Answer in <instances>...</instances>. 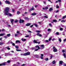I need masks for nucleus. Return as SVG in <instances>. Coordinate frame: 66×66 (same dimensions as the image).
Masks as SVG:
<instances>
[{
  "mask_svg": "<svg viewBox=\"0 0 66 66\" xmlns=\"http://www.w3.org/2000/svg\"><path fill=\"white\" fill-rule=\"evenodd\" d=\"M9 8L6 7V8L4 11V15L5 16L8 15L10 16H12V15L11 13H9Z\"/></svg>",
  "mask_w": 66,
  "mask_h": 66,
  "instance_id": "1",
  "label": "nucleus"
},
{
  "mask_svg": "<svg viewBox=\"0 0 66 66\" xmlns=\"http://www.w3.org/2000/svg\"><path fill=\"white\" fill-rule=\"evenodd\" d=\"M35 48H36V49L35 50V51H37L39 49H40V47H39V46L38 45H37L35 46ZM37 48H38V49H36Z\"/></svg>",
  "mask_w": 66,
  "mask_h": 66,
  "instance_id": "2",
  "label": "nucleus"
},
{
  "mask_svg": "<svg viewBox=\"0 0 66 66\" xmlns=\"http://www.w3.org/2000/svg\"><path fill=\"white\" fill-rule=\"evenodd\" d=\"M53 52H57V49H56V48H55V47L53 46Z\"/></svg>",
  "mask_w": 66,
  "mask_h": 66,
  "instance_id": "3",
  "label": "nucleus"
},
{
  "mask_svg": "<svg viewBox=\"0 0 66 66\" xmlns=\"http://www.w3.org/2000/svg\"><path fill=\"white\" fill-rule=\"evenodd\" d=\"M6 63H7V62H6L3 63H2L0 64V66H2V65H3V66H5Z\"/></svg>",
  "mask_w": 66,
  "mask_h": 66,
  "instance_id": "4",
  "label": "nucleus"
},
{
  "mask_svg": "<svg viewBox=\"0 0 66 66\" xmlns=\"http://www.w3.org/2000/svg\"><path fill=\"white\" fill-rule=\"evenodd\" d=\"M24 21L23 20H22L21 19H20L19 20V23H23V22H24Z\"/></svg>",
  "mask_w": 66,
  "mask_h": 66,
  "instance_id": "5",
  "label": "nucleus"
},
{
  "mask_svg": "<svg viewBox=\"0 0 66 66\" xmlns=\"http://www.w3.org/2000/svg\"><path fill=\"white\" fill-rule=\"evenodd\" d=\"M63 63V61H60L59 63V65L61 66V65H62V64Z\"/></svg>",
  "mask_w": 66,
  "mask_h": 66,
  "instance_id": "6",
  "label": "nucleus"
},
{
  "mask_svg": "<svg viewBox=\"0 0 66 66\" xmlns=\"http://www.w3.org/2000/svg\"><path fill=\"white\" fill-rule=\"evenodd\" d=\"M33 42L34 43H36V44H37L38 43V44H40V42H38L35 40H34Z\"/></svg>",
  "mask_w": 66,
  "mask_h": 66,
  "instance_id": "7",
  "label": "nucleus"
},
{
  "mask_svg": "<svg viewBox=\"0 0 66 66\" xmlns=\"http://www.w3.org/2000/svg\"><path fill=\"white\" fill-rule=\"evenodd\" d=\"M5 35V34L4 33H3L2 34H0V36H4Z\"/></svg>",
  "mask_w": 66,
  "mask_h": 66,
  "instance_id": "8",
  "label": "nucleus"
},
{
  "mask_svg": "<svg viewBox=\"0 0 66 66\" xmlns=\"http://www.w3.org/2000/svg\"><path fill=\"white\" fill-rule=\"evenodd\" d=\"M34 56L35 57H36V58H38L39 57V56H38V55L37 54L34 55Z\"/></svg>",
  "mask_w": 66,
  "mask_h": 66,
  "instance_id": "9",
  "label": "nucleus"
},
{
  "mask_svg": "<svg viewBox=\"0 0 66 66\" xmlns=\"http://www.w3.org/2000/svg\"><path fill=\"white\" fill-rule=\"evenodd\" d=\"M5 2L6 4H10V2H9V1H5Z\"/></svg>",
  "mask_w": 66,
  "mask_h": 66,
  "instance_id": "10",
  "label": "nucleus"
},
{
  "mask_svg": "<svg viewBox=\"0 0 66 66\" xmlns=\"http://www.w3.org/2000/svg\"><path fill=\"white\" fill-rule=\"evenodd\" d=\"M10 21L12 23V24H13V22L14 21V19H11Z\"/></svg>",
  "mask_w": 66,
  "mask_h": 66,
  "instance_id": "11",
  "label": "nucleus"
},
{
  "mask_svg": "<svg viewBox=\"0 0 66 66\" xmlns=\"http://www.w3.org/2000/svg\"><path fill=\"white\" fill-rule=\"evenodd\" d=\"M30 25H31V23H27L26 24V26H30Z\"/></svg>",
  "mask_w": 66,
  "mask_h": 66,
  "instance_id": "12",
  "label": "nucleus"
},
{
  "mask_svg": "<svg viewBox=\"0 0 66 66\" xmlns=\"http://www.w3.org/2000/svg\"><path fill=\"white\" fill-rule=\"evenodd\" d=\"M37 36H40V37H41L42 36V35L40 34L39 33H37Z\"/></svg>",
  "mask_w": 66,
  "mask_h": 66,
  "instance_id": "13",
  "label": "nucleus"
},
{
  "mask_svg": "<svg viewBox=\"0 0 66 66\" xmlns=\"http://www.w3.org/2000/svg\"><path fill=\"white\" fill-rule=\"evenodd\" d=\"M37 14L36 13H32L31 14V15H32V16H35V15H36Z\"/></svg>",
  "mask_w": 66,
  "mask_h": 66,
  "instance_id": "14",
  "label": "nucleus"
},
{
  "mask_svg": "<svg viewBox=\"0 0 66 66\" xmlns=\"http://www.w3.org/2000/svg\"><path fill=\"white\" fill-rule=\"evenodd\" d=\"M34 10V9L33 8H31L29 10V12H31V11H33V10Z\"/></svg>",
  "mask_w": 66,
  "mask_h": 66,
  "instance_id": "15",
  "label": "nucleus"
},
{
  "mask_svg": "<svg viewBox=\"0 0 66 66\" xmlns=\"http://www.w3.org/2000/svg\"><path fill=\"white\" fill-rule=\"evenodd\" d=\"M21 40H22V41H23V42H25V41L26 40V39H23V38H22L21 39Z\"/></svg>",
  "mask_w": 66,
  "mask_h": 66,
  "instance_id": "16",
  "label": "nucleus"
},
{
  "mask_svg": "<svg viewBox=\"0 0 66 66\" xmlns=\"http://www.w3.org/2000/svg\"><path fill=\"white\" fill-rule=\"evenodd\" d=\"M15 43H20V42L19 41V40H16L15 42Z\"/></svg>",
  "mask_w": 66,
  "mask_h": 66,
  "instance_id": "17",
  "label": "nucleus"
},
{
  "mask_svg": "<svg viewBox=\"0 0 66 66\" xmlns=\"http://www.w3.org/2000/svg\"><path fill=\"white\" fill-rule=\"evenodd\" d=\"M52 10H53V9H52V8H50L49 9V12H50L51 11H52Z\"/></svg>",
  "mask_w": 66,
  "mask_h": 66,
  "instance_id": "18",
  "label": "nucleus"
},
{
  "mask_svg": "<svg viewBox=\"0 0 66 66\" xmlns=\"http://www.w3.org/2000/svg\"><path fill=\"white\" fill-rule=\"evenodd\" d=\"M4 43L3 42H0V45H3Z\"/></svg>",
  "mask_w": 66,
  "mask_h": 66,
  "instance_id": "19",
  "label": "nucleus"
},
{
  "mask_svg": "<svg viewBox=\"0 0 66 66\" xmlns=\"http://www.w3.org/2000/svg\"><path fill=\"white\" fill-rule=\"evenodd\" d=\"M34 26L36 27H38V25L36 24H34Z\"/></svg>",
  "mask_w": 66,
  "mask_h": 66,
  "instance_id": "20",
  "label": "nucleus"
},
{
  "mask_svg": "<svg viewBox=\"0 0 66 66\" xmlns=\"http://www.w3.org/2000/svg\"><path fill=\"white\" fill-rule=\"evenodd\" d=\"M58 40L59 41L60 43H61V42H62V40H61V38H59L58 39Z\"/></svg>",
  "mask_w": 66,
  "mask_h": 66,
  "instance_id": "21",
  "label": "nucleus"
},
{
  "mask_svg": "<svg viewBox=\"0 0 66 66\" xmlns=\"http://www.w3.org/2000/svg\"><path fill=\"white\" fill-rule=\"evenodd\" d=\"M63 55L64 57V58H66V55L65 53H63Z\"/></svg>",
  "mask_w": 66,
  "mask_h": 66,
  "instance_id": "22",
  "label": "nucleus"
},
{
  "mask_svg": "<svg viewBox=\"0 0 66 66\" xmlns=\"http://www.w3.org/2000/svg\"><path fill=\"white\" fill-rule=\"evenodd\" d=\"M26 53V55H29V54H30V52H27Z\"/></svg>",
  "mask_w": 66,
  "mask_h": 66,
  "instance_id": "23",
  "label": "nucleus"
},
{
  "mask_svg": "<svg viewBox=\"0 0 66 66\" xmlns=\"http://www.w3.org/2000/svg\"><path fill=\"white\" fill-rule=\"evenodd\" d=\"M15 47L16 48V49H19V47L18 46L15 45Z\"/></svg>",
  "mask_w": 66,
  "mask_h": 66,
  "instance_id": "24",
  "label": "nucleus"
},
{
  "mask_svg": "<svg viewBox=\"0 0 66 66\" xmlns=\"http://www.w3.org/2000/svg\"><path fill=\"white\" fill-rule=\"evenodd\" d=\"M66 17V15L64 16L62 18V19H64V18H65Z\"/></svg>",
  "mask_w": 66,
  "mask_h": 66,
  "instance_id": "25",
  "label": "nucleus"
},
{
  "mask_svg": "<svg viewBox=\"0 0 66 66\" xmlns=\"http://www.w3.org/2000/svg\"><path fill=\"white\" fill-rule=\"evenodd\" d=\"M27 31L29 33H32V32H31V31H30V30H27Z\"/></svg>",
  "mask_w": 66,
  "mask_h": 66,
  "instance_id": "26",
  "label": "nucleus"
},
{
  "mask_svg": "<svg viewBox=\"0 0 66 66\" xmlns=\"http://www.w3.org/2000/svg\"><path fill=\"white\" fill-rule=\"evenodd\" d=\"M7 36L8 37H10L11 36V35L10 34H8L7 35Z\"/></svg>",
  "mask_w": 66,
  "mask_h": 66,
  "instance_id": "27",
  "label": "nucleus"
},
{
  "mask_svg": "<svg viewBox=\"0 0 66 66\" xmlns=\"http://www.w3.org/2000/svg\"><path fill=\"white\" fill-rule=\"evenodd\" d=\"M16 50L17 51H21V50L18 49H16Z\"/></svg>",
  "mask_w": 66,
  "mask_h": 66,
  "instance_id": "28",
  "label": "nucleus"
},
{
  "mask_svg": "<svg viewBox=\"0 0 66 66\" xmlns=\"http://www.w3.org/2000/svg\"><path fill=\"white\" fill-rule=\"evenodd\" d=\"M52 63L53 64H55V61H54V60L52 62Z\"/></svg>",
  "mask_w": 66,
  "mask_h": 66,
  "instance_id": "29",
  "label": "nucleus"
},
{
  "mask_svg": "<svg viewBox=\"0 0 66 66\" xmlns=\"http://www.w3.org/2000/svg\"><path fill=\"white\" fill-rule=\"evenodd\" d=\"M50 59H52V58L53 57V55H51L50 56Z\"/></svg>",
  "mask_w": 66,
  "mask_h": 66,
  "instance_id": "30",
  "label": "nucleus"
},
{
  "mask_svg": "<svg viewBox=\"0 0 66 66\" xmlns=\"http://www.w3.org/2000/svg\"><path fill=\"white\" fill-rule=\"evenodd\" d=\"M40 31L39 30H36V32H37V33H40Z\"/></svg>",
  "mask_w": 66,
  "mask_h": 66,
  "instance_id": "31",
  "label": "nucleus"
},
{
  "mask_svg": "<svg viewBox=\"0 0 66 66\" xmlns=\"http://www.w3.org/2000/svg\"><path fill=\"white\" fill-rule=\"evenodd\" d=\"M49 26H50V27H52V25L50 23L49 24Z\"/></svg>",
  "mask_w": 66,
  "mask_h": 66,
  "instance_id": "32",
  "label": "nucleus"
},
{
  "mask_svg": "<svg viewBox=\"0 0 66 66\" xmlns=\"http://www.w3.org/2000/svg\"><path fill=\"white\" fill-rule=\"evenodd\" d=\"M8 55H10V56H11L12 55V54L8 53Z\"/></svg>",
  "mask_w": 66,
  "mask_h": 66,
  "instance_id": "33",
  "label": "nucleus"
},
{
  "mask_svg": "<svg viewBox=\"0 0 66 66\" xmlns=\"http://www.w3.org/2000/svg\"><path fill=\"white\" fill-rule=\"evenodd\" d=\"M56 7L57 9H58V8L59 7V5H56Z\"/></svg>",
  "mask_w": 66,
  "mask_h": 66,
  "instance_id": "34",
  "label": "nucleus"
},
{
  "mask_svg": "<svg viewBox=\"0 0 66 66\" xmlns=\"http://www.w3.org/2000/svg\"><path fill=\"white\" fill-rule=\"evenodd\" d=\"M56 35H59V33L58 32H57L56 33Z\"/></svg>",
  "mask_w": 66,
  "mask_h": 66,
  "instance_id": "35",
  "label": "nucleus"
},
{
  "mask_svg": "<svg viewBox=\"0 0 66 66\" xmlns=\"http://www.w3.org/2000/svg\"><path fill=\"white\" fill-rule=\"evenodd\" d=\"M19 14H20V12H19V11H17V14L18 15H19Z\"/></svg>",
  "mask_w": 66,
  "mask_h": 66,
  "instance_id": "36",
  "label": "nucleus"
},
{
  "mask_svg": "<svg viewBox=\"0 0 66 66\" xmlns=\"http://www.w3.org/2000/svg\"><path fill=\"white\" fill-rule=\"evenodd\" d=\"M60 31H63V28H61L60 29Z\"/></svg>",
  "mask_w": 66,
  "mask_h": 66,
  "instance_id": "37",
  "label": "nucleus"
},
{
  "mask_svg": "<svg viewBox=\"0 0 66 66\" xmlns=\"http://www.w3.org/2000/svg\"><path fill=\"white\" fill-rule=\"evenodd\" d=\"M53 22H57V21L55 20H53Z\"/></svg>",
  "mask_w": 66,
  "mask_h": 66,
  "instance_id": "38",
  "label": "nucleus"
},
{
  "mask_svg": "<svg viewBox=\"0 0 66 66\" xmlns=\"http://www.w3.org/2000/svg\"><path fill=\"white\" fill-rule=\"evenodd\" d=\"M62 52L63 53H64L65 52V51L64 50H63L62 51Z\"/></svg>",
  "mask_w": 66,
  "mask_h": 66,
  "instance_id": "39",
  "label": "nucleus"
},
{
  "mask_svg": "<svg viewBox=\"0 0 66 66\" xmlns=\"http://www.w3.org/2000/svg\"><path fill=\"white\" fill-rule=\"evenodd\" d=\"M24 56H26L27 55V54L26 53L23 54Z\"/></svg>",
  "mask_w": 66,
  "mask_h": 66,
  "instance_id": "40",
  "label": "nucleus"
},
{
  "mask_svg": "<svg viewBox=\"0 0 66 66\" xmlns=\"http://www.w3.org/2000/svg\"><path fill=\"white\" fill-rule=\"evenodd\" d=\"M61 22H65V21H64V20H62L61 21Z\"/></svg>",
  "mask_w": 66,
  "mask_h": 66,
  "instance_id": "41",
  "label": "nucleus"
},
{
  "mask_svg": "<svg viewBox=\"0 0 66 66\" xmlns=\"http://www.w3.org/2000/svg\"><path fill=\"white\" fill-rule=\"evenodd\" d=\"M45 61H48V58H46L45 59Z\"/></svg>",
  "mask_w": 66,
  "mask_h": 66,
  "instance_id": "42",
  "label": "nucleus"
},
{
  "mask_svg": "<svg viewBox=\"0 0 66 66\" xmlns=\"http://www.w3.org/2000/svg\"><path fill=\"white\" fill-rule=\"evenodd\" d=\"M44 18H48V16H44Z\"/></svg>",
  "mask_w": 66,
  "mask_h": 66,
  "instance_id": "43",
  "label": "nucleus"
},
{
  "mask_svg": "<svg viewBox=\"0 0 66 66\" xmlns=\"http://www.w3.org/2000/svg\"><path fill=\"white\" fill-rule=\"evenodd\" d=\"M18 22V20H15L14 21V22L15 23H16V22Z\"/></svg>",
  "mask_w": 66,
  "mask_h": 66,
  "instance_id": "44",
  "label": "nucleus"
},
{
  "mask_svg": "<svg viewBox=\"0 0 66 66\" xmlns=\"http://www.w3.org/2000/svg\"><path fill=\"white\" fill-rule=\"evenodd\" d=\"M18 34H15V36H18Z\"/></svg>",
  "mask_w": 66,
  "mask_h": 66,
  "instance_id": "45",
  "label": "nucleus"
},
{
  "mask_svg": "<svg viewBox=\"0 0 66 66\" xmlns=\"http://www.w3.org/2000/svg\"><path fill=\"white\" fill-rule=\"evenodd\" d=\"M51 30L50 29H48V31H50Z\"/></svg>",
  "mask_w": 66,
  "mask_h": 66,
  "instance_id": "46",
  "label": "nucleus"
},
{
  "mask_svg": "<svg viewBox=\"0 0 66 66\" xmlns=\"http://www.w3.org/2000/svg\"><path fill=\"white\" fill-rule=\"evenodd\" d=\"M11 61H10V60H8L7 61V63H10Z\"/></svg>",
  "mask_w": 66,
  "mask_h": 66,
  "instance_id": "47",
  "label": "nucleus"
},
{
  "mask_svg": "<svg viewBox=\"0 0 66 66\" xmlns=\"http://www.w3.org/2000/svg\"><path fill=\"white\" fill-rule=\"evenodd\" d=\"M17 33L18 34H20V32H19V31H17Z\"/></svg>",
  "mask_w": 66,
  "mask_h": 66,
  "instance_id": "48",
  "label": "nucleus"
},
{
  "mask_svg": "<svg viewBox=\"0 0 66 66\" xmlns=\"http://www.w3.org/2000/svg\"><path fill=\"white\" fill-rule=\"evenodd\" d=\"M46 10H47V9H48V7H45V8Z\"/></svg>",
  "mask_w": 66,
  "mask_h": 66,
  "instance_id": "49",
  "label": "nucleus"
},
{
  "mask_svg": "<svg viewBox=\"0 0 66 66\" xmlns=\"http://www.w3.org/2000/svg\"><path fill=\"white\" fill-rule=\"evenodd\" d=\"M51 40V38H50L48 39L49 41H50Z\"/></svg>",
  "mask_w": 66,
  "mask_h": 66,
  "instance_id": "50",
  "label": "nucleus"
},
{
  "mask_svg": "<svg viewBox=\"0 0 66 66\" xmlns=\"http://www.w3.org/2000/svg\"><path fill=\"white\" fill-rule=\"evenodd\" d=\"M25 37H29V35H27Z\"/></svg>",
  "mask_w": 66,
  "mask_h": 66,
  "instance_id": "51",
  "label": "nucleus"
},
{
  "mask_svg": "<svg viewBox=\"0 0 66 66\" xmlns=\"http://www.w3.org/2000/svg\"><path fill=\"white\" fill-rule=\"evenodd\" d=\"M41 56H44V55L43 54H40Z\"/></svg>",
  "mask_w": 66,
  "mask_h": 66,
  "instance_id": "52",
  "label": "nucleus"
},
{
  "mask_svg": "<svg viewBox=\"0 0 66 66\" xmlns=\"http://www.w3.org/2000/svg\"><path fill=\"white\" fill-rule=\"evenodd\" d=\"M59 10H57L56 12H55V13H58V12H59Z\"/></svg>",
  "mask_w": 66,
  "mask_h": 66,
  "instance_id": "53",
  "label": "nucleus"
},
{
  "mask_svg": "<svg viewBox=\"0 0 66 66\" xmlns=\"http://www.w3.org/2000/svg\"><path fill=\"white\" fill-rule=\"evenodd\" d=\"M7 49L8 50H10V47H7Z\"/></svg>",
  "mask_w": 66,
  "mask_h": 66,
  "instance_id": "54",
  "label": "nucleus"
},
{
  "mask_svg": "<svg viewBox=\"0 0 66 66\" xmlns=\"http://www.w3.org/2000/svg\"><path fill=\"white\" fill-rule=\"evenodd\" d=\"M2 31H5V29H3L2 30Z\"/></svg>",
  "mask_w": 66,
  "mask_h": 66,
  "instance_id": "55",
  "label": "nucleus"
},
{
  "mask_svg": "<svg viewBox=\"0 0 66 66\" xmlns=\"http://www.w3.org/2000/svg\"><path fill=\"white\" fill-rule=\"evenodd\" d=\"M4 38H7V37L6 36H4Z\"/></svg>",
  "mask_w": 66,
  "mask_h": 66,
  "instance_id": "56",
  "label": "nucleus"
},
{
  "mask_svg": "<svg viewBox=\"0 0 66 66\" xmlns=\"http://www.w3.org/2000/svg\"><path fill=\"white\" fill-rule=\"evenodd\" d=\"M25 65H26L25 64H22L21 65L22 66H25Z\"/></svg>",
  "mask_w": 66,
  "mask_h": 66,
  "instance_id": "57",
  "label": "nucleus"
},
{
  "mask_svg": "<svg viewBox=\"0 0 66 66\" xmlns=\"http://www.w3.org/2000/svg\"><path fill=\"white\" fill-rule=\"evenodd\" d=\"M44 46V45H41V47H43Z\"/></svg>",
  "mask_w": 66,
  "mask_h": 66,
  "instance_id": "58",
  "label": "nucleus"
},
{
  "mask_svg": "<svg viewBox=\"0 0 66 66\" xmlns=\"http://www.w3.org/2000/svg\"><path fill=\"white\" fill-rule=\"evenodd\" d=\"M15 44H14V43H12V45H13V46H15Z\"/></svg>",
  "mask_w": 66,
  "mask_h": 66,
  "instance_id": "59",
  "label": "nucleus"
},
{
  "mask_svg": "<svg viewBox=\"0 0 66 66\" xmlns=\"http://www.w3.org/2000/svg\"><path fill=\"white\" fill-rule=\"evenodd\" d=\"M40 57L41 58V59H43V57L41 56V57Z\"/></svg>",
  "mask_w": 66,
  "mask_h": 66,
  "instance_id": "60",
  "label": "nucleus"
},
{
  "mask_svg": "<svg viewBox=\"0 0 66 66\" xmlns=\"http://www.w3.org/2000/svg\"><path fill=\"white\" fill-rule=\"evenodd\" d=\"M66 38H65V39H64V40H63L64 42H65V41H66Z\"/></svg>",
  "mask_w": 66,
  "mask_h": 66,
  "instance_id": "61",
  "label": "nucleus"
},
{
  "mask_svg": "<svg viewBox=\"0 0 66 66\" xmlns=\"http://www.w3.org/2000/svg\"><path fill=\"white\" fill-rule=\"evenodd\" d=\"M45 42H48V40H45Z\"/></svg>",
  "mask_w": 66,
  "mask_h": 66,
  "instance_id": "62",
  "label": "nucleus"
},
{
  "mask_svg": "<svg viewBox=\"0 0 66 66\" xmlns=\"http://www.w3.org/2000/svg\"><path fill=\"white\" fill-rule=\"evenodd\" d=\"M21 55H23L24 56L23 54H21Z\"/></svg>",
  "mask_w": 66,
  "mask_h": 66,
  "instance_id": "63",
  "label": "nucleus"
},
{
  "mask_svg": "<svg viewBox=\"0 0 66 66\" xmlns=\"http://www.w3.org/2000/svg\"><path fill=\"white\" fill-rule=\"evenodd\" d=\"M63 66H66V64H64V65H63Z\"/></svg>",
  "mask_w": 66,
  "mask_h": 66,
  "instance_id": "64",
  "label": "nucleus"
}]
</instances>
